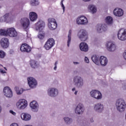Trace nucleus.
<instances>
[{"label": "nucleus", "instance_id": "45", "mask_svg": "<svg viewBox=\"0 0 126 126\" xmlns=\"http://www.w3.org/2000/svg\"><path fill=\"white\" fill-rule=\"evenodd\" d=\"M9 112L10 113V114H12V115H13L14 116H15L16 115V113L14 112L12 110H10Z\"/></svg>", "mask_w": 126, "mask_h": 126}, {"label": "nucleus", "instance_id": "3", "mask_svg": "<svg viewBox=\"0 0 126 126\" xmlns=\"http://www.w3.org/2000/svg\"><path fill=\"white\" fill-rule=\"evenodd\" d=\"M78 37L82 42H85L88 39V34L85 30H80L78 33Z\"/></svg>", "mask_w": 126, "mask_h": 126}, {"label": "nucleus", "instance_id": "14", "mask_svg": "<svg viewBox=\"0 0 126 126\" xmlns=\"http://www.w3.org/2000/svg\"><path fill=\"white\" fill-rule=\"evenodd\" d=\"M3 93L6 97L7 98H11L12 97V91L10 88L8 87H5L3 89Z\"/></svg>", "mask_w": 126, "mask_h": 126}, {"label": "nucleus", "instance_id": "57", "mask_svg": "<svg viewBox=\"0 0 126 126\" xmlns=\"http://www.w3.org/2000/svg\"><path fill=\"white\" fill-rule=\"evenodd\" d=\"M0 66H2V65H1V64H0Z\"/></svg>", "mask_w": 126, "mask_h": 126}, {"label": "nucleus", "instance_id": "22", "mask_svg": "<svg viewBox=\"0 0 126 126\" xmlns=\"http://www.w3.org/2000/svg\"><path fill=\"white\" fill-rule=\"evenodd\" d=\"M107 50L109 52H114V51H116V49L117 48V46L115 45V44H114V43L112 42H108L107 43Z\"/></svg>", "mask_w": 126, "mask_h": 126}, {"label": "nucleus", "instance_id": "54", "mask_svg": "<svg viewBox=\"0 0 126 126\" xmlns=\"http://www.w3.org/2000/svg\"><path fill=\"white\" fill-rule=\"evenodd\" d=\"M94 122V121L93 120V119H91V123H93Z\"/></svg>", "mask_w": 126, "mask_h": 126}, {"label": "nucleus", "instance_id": "46", "mask_svg": "<svg viewBox=\"0 0 126 126\" xmlns=\"http://www.w3.org/2000/svg\"><path fill=\"white\" fill-rule=\"evenodd\" d=\"M0 73H2V74L6 73V72H5L4 70H2V69H0Z\"/></svg>", "mask_w": 126, "mask_h": 126}, {"label": "nucleus", "instance_id": "13", "mask_svg": "<svg viewBox=\"0 0 126 126\" xmlns=\"http://www.w3.org/2000/svg\"><path fill=\"white\" fill-rule=\"evenodd\" d=\"M28 83L31 88H35L37 86V81L33 77L28 78Z\"/></svg>", "mask_w": 126, "mask_h": 126}, {"label": "nucleus", "instance_id": "24", "mask_svg": "<svg viewBox=\"0 0 126 126\" xmlns=\"http://www.w3.org/2000/svg\"><path fill=\"white\" fill-rule=\"evenodd\" d=\"M29 15L31 21H36V20H37V18H38L37 13L34 12H30Z\"/></svg>", "mask_w": 126, "mask_h": 126}, {"label": "nucleus", "instance_id": "12", "mask_svg": "<svg viewBox=\"0 0 126 126\" xmlns=\"http://www.w3.org/2000/svg\"><path fill=\"white\" fill-rule=\"evenodd\" d=\"M94 110L96 113H102L104 111V105L101 102H98L94 104Z\"/></svg>", "mask_w": 126, "mask_h": 126}, {"label": "nucleus", "instance_id": "10", "mask_svg": "<svg viewBox=\"0 0 126 126\" xmlns=\"http://www.w3.org/2000/svg\"><path fill=\"white\" fill-rule=\"evenodd\" d=\"M20 23L24 29H28L30 25V21L28 18H24L20 20Z\"/></svg>", "mask_w": 126, "mask_h": 126}, {"label": "nucleus", "instance_id": "23", "mask_svg": "<svg viewBox=\"0 0 126 126\" xmlns=\"http://www.w3.org/2000/svg\"><path fill=\"white\" fill-rule=\"evenodd\" d=\"M99 63L102 66H105L108 63V59L105 57L101 56L99 58Z\"/></svg>", "mask_w": 126, "mask_h": 126}, {"label": "nucleus", "instance_id": "50", "mask_svg": "<svg viewBox=\"0 0 126 126\" xmlns=\"http://www.w3.org/2000/svg\"><path fill=\"white\" fill-rule=\"evenodd\" d=\"M54 69V70H57V66L55 65Z\"/></svg>", "mask_w": 126, "mask_h": 126}, {"label": "nucleus", "instance_id": "26", "mask_svg": "<svg viewBox=\"0 0 126 126\" xmlns=\"http://www.w3.org/2000/svg\"><path fill=\"white\" fill-rule=\"evenodd\" d=\"M90 12L93 14L96 13L97 12V8L94 5H89L88 7Z\"/></svg>", "mask_w": 126, "mask_h": 126}, {"label": "nucleus", "instance_id": "11", "mask_svg": "<svg viewBox=\"0 0 126 126\" xmlns=\"http://www.w3.org/2000/svg\"><path fill=\"white\" fill-rule=\"evenodd\" d=\"M95 29L97 33H103L108 30V27L106 25L99 24L96 26Z\"/></svg>", "mask_w": 126, "mask_h": 126}, {"label": "nucleus", "instance_id": "29", "mask_svg": "<svg viewBox=\"0 0 126 126\" xmlns=\"http://www.w3.org/2000/svg\"><path fill=\"white\" fill-rule=\"evenodd\" d=\"M102 97V94L101 92H100V91H97L96 92V94H95V95L94 96V99H96V100H101Z\"/></svg>", "mask_w": 126, "mask_h": 126}, {"label": "nucleus", "instance_id": "25", "mask_svg": "<svg viewBox=\"0 0 126 126\" xmlns=\"http://www.w3.org/2000/svg\"><path fill=\"white\" fill-rule=\"evenodd\" d=\"M21 118L24 121H30L31 120V115L28 113H22Z\"/></svg>", "mask_w": 126, "mask_h": 126}, {"label": "nucleus", "instance_id": "27", "mask_svg": "<svg viewBox=\"0 0 126 126\" xmlns=\"http://www.w3.org/2000/svg\"><path fill=\"white\" fill-rule=\"evenodd\" d=\"M92 60L95 64H99V63H100V58L97 55L93 56L92 57Z\"/></svg>", "mask_w": 126, "mask_h": 126}, {"label": "nucleus", "instance_id": "39", "mask_svg": "<svg viewBox=\"0 0 126 126\" xmlns=\"http://www.w3.org/2000/svg\"><path fill=\"white\" fill-rule=\"evenodd\" d=\"M5 57V53L2 50H0V59H3Z\"/></svg>", "mask_w": 126, "mask_h": 126}, {"label": "nucleus", "instance_id": "7", "mask_svg": "<svg viewBox=\"0 0 126 126\" xmlns=\"http://www.w3.org/2000/svg\"><path fill=\"white\" fill-rule=\"evenodd\" d=\"M48 27L50 30H55L57 29L58 27V24L57 23V21L54 18H49L48 20Z\"/></svg>", "mask_w": 126, "mask_h": 126}, {"label": "nucleus", "instance_id": "52", "mask_svg": "<svg viewBox=\"0 0 126 126\" xmlns=\"http://www.w3.org/2000/svg\"><path fill=\"white\" fill-rule=\"evenodd\" d=\"M77 91H76L74 93L75 95H77Z\"/></svg>", "mask_w": 126, "mask_h": 126}, {"label": "nucleus", "instance_id": "21", "mask_svg": "<svg viewBox=\"0 0 126 126\" xmlns=\"http://www.w3.org/2000/svg\"><path fill=\"white\" fill-rule=\"evenodd\" d=\"M79 48L82 52H88L89 47L88 44L85 42H82L79 45Z\"/></svg>", "mask_w": 126, "mask_h": 126}, {"label": "nucleus", "instance_id": "33", "mask_svg": "<svg viewBox=\"0 0 126 126\" xmlns=\"http://www.w3.org/2000/svg\"><path fill=\"white\" fill-rule=\"evenodd\" d=\"M40 3L38 0H31L30 1V4L32 6H36V5H38Z\"/></svg>", "mask_w": 126, "mask_h": 126}, {"label": "nucleus", "instance_id": "35", "mask_svg": "<svg viewBox=\"0 0 126 126\" xmlns=\"http://www.w3.org/2000/svg\"><path fill=\"white\" fill-rule=\"evenodd\" d=\"M44 47L46 50H50V49H52V48H53V46L50 44H49V42H47V41H46V43L44 46Z\"/></svg>", "mask_w": 126, "mask_h": 126}, {"label": "nucleus", "instance_id": "38", "mask_svg": "<svg viewBox=\"0 0 126 126\" xmlns=\"http://www.w3.org/2000/svg\"><path fill=\"white\" fill-rule=\"evenodd\" d=\"M97 91L98 90H92L90 92V95L93 98H95V96L96 95Z\"/></svg>", "mask_w": 126, "mask_h": 126}, {"label": "nucleus", "instance_id": "41", "mask_svg": "<svg viewBox=\"0 0 126 126\" xmlns=\"http://www.w3.org/2000/svg\"><path fill=\"white\" fill-rule=\"evenodd\" d=\"M3 18H4L5 20H6V21H8V19H9V14L7 13L6 14H5L3 16Z\"/></svg>", "mask_w": 126, "mask_h": 126}, {"label": "nucleus", "instance_id": "55", "mask_svg": "<svg viewBox=\"0 0 126 126\" xmlns=\"http://www.w3.org/2000/svg\"><path fill=\"white\" fill-rule=\"evenodd\" d=\"M4 69H5V70H7V69H6V68L5 67H4Z\"/></svg>", "mask_w": 126, "mask_h": 126}, {"label": "nucleus", "instance_id": "36", "mask_svg": "<svg viewBox=\"0 0 126 126\" xmlns=\"http://www.w3.org/2000/svg\"><path fill=\"white\" fill-rule=\"evenodd\" d=\"M0 35H1V36H7V30L6 31L2 29L0 30Z\"/></svg>", "mask_w": 126, "mask_h": 126}, {"label": "nucleus", "instance_id": "40", "mask_svg": "<svg viewBox=\"0 0 126 126\" xmlns=\"http://www.w3.org/2000/svg\"><path fill=\"white\" fill-rule=\"evenodd\" d=\"M45 37V33H39L38 35V38L40 40H43Z\"/></svg>", "mask_w": 126, "mask_h": 126}, {"label": "nucleus", "instance_id": "49", "mask_svg": "<svg viewBox=\"0 0 126 126\" xmlns=\"http://www.w3.org/2000/svg\"><path fill=\"white\" fill-rule=\"evenodd\" d=\"M83 1H85V2H87V1H90L91 0H83Z\"/></svg>", "mask_w": 126, "mask_h": 126}, {"label": "nucleus", "instance_id": "48", "mask_svg": "<svg viewBox=\"0 0 126 126\" xmlns=\"http://www.w3.org/2000/svg\"><path fill=\"white\" fill-rule=\"evenodd\" d=\"M73 63H74V64H75V65L79 64V62H74Z\"/></svg>", "mask_w": 126, "mask_h": 126}, {"label": "nucleus", "instance_id": "16", "mask_svg": "<svg viewBox=\"0 0 126 126\" xmlns=\"http://www.w3.org/2000/svg\"><path fill=\"white\" fill-rule=\"evenodd\" d=\"M30 106L32 112H37L39 109V104H38V102L35 100H33L30 103Z\"/></svg>", "mask_w": 126, "mask_h": 126}, {"label": "nucleus", "instance_id": "8", "mask_svg": "<svg viewBox=\"0 0 126 126\" xmlns=\"http://www.w3.org/2000/svg\"><path fill=\"white\" fill-rule=\"evenodd\" d=\"M118 38L120 41H126V29H121L119 30L118 33Z\"/></svg>", "mask_w": 126, "mask_h": 126}, {"label": "nucleus", "instance_id": "43", "mask_svg": "<svg viewBox=\"0 0 126 126\" xmlns=\"http://www.w3.org/2000/svg\"><path fill=\"white\" fill-rule=\"evenodd\" d=\"M5 21H6L5 20V19L3 17V16L1 17L0 18V22H5Z\"/></svg>", "mask_w": 126, "mask_h": 126}, {"label": "nucleus", "instance_id": "42", "mask_svg": "<svg viewBox=\"0 0 126 126\" xmlns=\"http://www.w3.org/2000/svg\"><path fill=\"white\" fill-rule=\"evenodd\" d=\"M63 0H62L61 1V5L63 9V12H64V11L65 10V7H64V5H63Z\"/></svg>", "mask_w": 126, "mask_h": 126}, {"label": "nucleus", "instance_id": "19", "mask_svg": "<svg viewBox=\"0 0 126 126\" xmlns=\"http://www.w3.org/2000/svg\"><path fill=\"white\" fill-rule=\"evenodd\" d=\"M45 28V22L42 20H40L36 23L35 29L37 31L43 30Z\"/></svg>", "mask_w": 126, "mask_h": 126}, {"label": "nucleus", "instance_id": "30", "mask_svg": "<svg viewBox=\"0 0 126 126\" xmlns=\"http://www.w3.org/2000/svg\"><path fill=\"white\" fill-rule=\"evenodd\" d=\"M105 22L107 24H113V18L111 16H107L105 19Z\"/></svg>", "mask_w": 126, "mask_h": 126}, {"label": "nucleus", "instance_id": "15", "mask_svg": "<svg viewBox=\"0 0 126 126\" xmlns=\"http://www.w3.org/2000/svg\"><path fill=\"white\" fill-rule=\"evenodd\" d=\"M20 50L23 53H30L31 52V47L27 43H24L20 46Z\"/></svg>", "mask_w": 126, "mask_h": 126}, {"label": "nucleus", "instance_id": "2", "mask_svg": "<svg viewBox=\"0 0 126 126\" xmlns=\"http://www.w3.org/2000/svg\"><path fill=\"white\" fill-rule=\"evenodd\" d=\"M73 83L77 88H81L84 85L83 78L80 76H75L73 78Z\"/></svg>", "mask_w": 126, "mask_h": 126}, {"label": "nucleus", "instance_id": "18", "mask_svg": "<svg viewBox=\"0 0 126 126\" xmlns=\"http://www.w3.org/2000/svg\"><path fill=\"white\" fill-rule=\"evenodd\" d=\"M7 36L12 37H16L17 36V32L13 28L7 29Z\"/></svg>", "mask_w": 126, "mask_h": 126}, {"label": "nucleus", "instance_id": "53", "mask_svg": "<svg viewBox=\"0 0 126 126\" xmlns=\"http://www.w3.org/2000/svg\"><path fill=\"white\" fill-rule=\"evenodd\" d=\"M72 91H73V92L75 91V88H73L72 89Z\"/></svg>", "mask_w": 126, "mask_h": 126}, {"label": "nucleus", "instance_id": "17", "mask_svg": "<svg viewBox=\"0 0 126 126\" xmlns=\"http://www.w3.org/2000/svg\"><path fill=\"white\" fill-rule=\"evenodd\" d=\"M0 45L3 49H7L9 46V41L8 39L5 37L1 38L0 40Z\"/></svg>", "mask_w": 126, "mask_h": 126}, {"label": "nucleus", "instance_id": "9", "mask_svg": "<svg viewBox=\"0 0 126 126\" xmlns=\"http://www.w3.org/2000/svg\"><path fill=\"white\" fill-rule=\"evenodd\" d=\"M27 101L25 99H20L16 103V106L19 110H23L27 107Z\"/></svg>", "mask_w": 126, "mask_h": 126}, {"label": "nucleus", "instance_id": "28", "mask_svg": "<svg viewBox=\"0 0 126 126\" xmlns=\"http://www.w3.org/2000/svg\"><path fill=\"white\" fill-rule=\"evenodd\" d=\"M63 120L66 125H71V124H72V122H73L71 118L67 117H64Z\"/></svg>", "mask_w": 126, "mask_h": 126}, {"label": "nucleus", "instance_id": "32", "mask_svg": "<svg viewBox=\"0 0 126 126\" xmlns=\"http://www.w3.org/2000/svg\"><path fill=\"white\" fill-rule=\"evenodd\" d=\"M70 42H71V30H69L68 34L67 47H69Z\"/></svg>", "mask_w": 126, "mask_h": 126}, {"label": "nucleus", "instance_id": "4", "mask_svg": "<svg viewBox=\"0 0 126 126\" xmlns=\"http://www.w3.org/2000/svg\"><path fill=\"white\" fill-rule=\"evenodd\" d=\"M76 24L78 25H86L88 24V19L83 15L79 16L76 19Z\"/></svg>", "mask_w": 126, "mask_h": 126}, {"label": "nucleus", "instance_id": "31", "mask_svg": "<svg viewBox=\"0 0 126 126\" xmlns=\"http://www.w3.org/2000/svg\"><path fill=\"white\" fill-rule=\"evenodd\" d=\"M30 64L32 68H36L37 67V62L35 60H31Z\"/></svg>", "mask_w": 126, "mask_h": 126}, {"label": "nucleus", "instance_id": "5", "mask_svg": "<svg viewBox=\"0 0 126 126\" xmlns=\"http://www.w3.org/2000/svg\"><path fill=\"white\" fill-rule=\"evenodd\" d=\"M47 95L49 97H57L59 95V90L56 88H50L47 90Z\"/></svg>", "mask_w": 126, "mask_h": 126}, {"label": "nucleus", "instance_id": "47", "mask_svg": "<svg viewBox=\"0 0 126 126\" xmlns=\"http://www.w3.org/2000/svg\"><path fill=\"white\" fill-rule=\"evenodd\" d=\"M10 126H18V125L16 123H13L10 125Z\"/></svg>", "mask_w": 126, "mask_h": 126}, {"label": "nucleus", "instance_id": "6", "mask_svg": "<svg viewBox=\"0 0 126 126\" xmlns=\"http://www.w3.org/2000/svg\"><path fill=\"white\" fill-rule=\"evenodd\" d=\"M85 111V107L83 104L80 103L75 108V113L76 115H82Z\"/></svg>", "mask_w": 126, "mask_h": 126}, {"label": "nucleus", "instance_id": "34", "mask_svg": "<svg viewBox=\"0 0 126 126\" xmlns=\"http://www.w3.org/2000/svg\"><path fill=\"white\" fill-rule=\"evenodd\" d=\"M15 90L17 94V95H21L22 93H23V91H22V89H19V88L18 87H15Z\"/></svg>", "mask_w": 126, "mask_h": 126}, {"label": "nucleus", "instance_id": "37", "mask_svg": "<svg viewBox=\"0 0 126 126\" xmlns=\"http://www.w3.org/2000/svg\"><path fill=\"white\" fill-rule=\"evenodd\" d=\"M47 43L50 44L52 47H54V45H55V40L53 38H49L47 41Z\"/></svg>", "mask_w": 126, "mask_h": 126}, {"label": "nucleus", "instance_id": "20", "mask_svg": "<svg viewBox=\"0 0 126 126\" xmlns=\"http://www.w3.org/2000/svg\"><path fill=\"white\" fill-rule=\"evenodd\" d=\"M113 13L115 16L121 17V16L124 15V10L121 8H116L114 10Z\"/></svg>", "mask_w": 126, "mask_h": 126}, {"label": "nucleus", "instance_id": "44", "mask_svg": "<svg viewBox=\"0 0 126 126\" xmlns=\"http://www.w3.org/2000/svg\"><path fill=\"white\" fill-rule=\"evenodd\" d=\"M85 62L87 63H89V59L87 57H85Z\"/></svg>", "mask_w": 126, "mask_h": 126}, {"label": "nucleus", "instance_id": "51", "mask_svg": "<svg viewBox=\"0 0 126 126\" xmlns=\"http://www.w3.org/2000/svg\"><path fill=\"white\" fill-rule=\"evenodd\" d=\"M57 64H58V61H57V62H55L54 65L57 66Z\"/></svg>", "mask_w": 126, "mask_h": 126}, {"label": "nucleus", "instance_id": "56", "mask_svg": "<svg viewBox=\"0 0 126 126\" xmlns=\"http://www.w3.org/2000/svg\"><path fill=\"white\" fill-rule=\"evenodd\" d=\"M0 8H1V6L0 5Z\"/></svg>", "mask_w": 126, "mask_h": 126}, {"label": "nucleus", "instance_id": "1", "mask_svg": "<svg viewBox=\"0 0 126 126\" xmlns=\"http://www.w3.org/2000/svg\"><path fill=\"white\" fill-rule=\"evenodd\" d=\"M115 106L116 109L119 113H123L126 111V102L123 98H119L116 100Z\"/></svg>", "mask_w": 126, "mask_h": 126}]
</instances>
